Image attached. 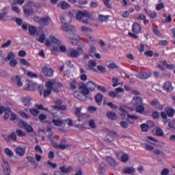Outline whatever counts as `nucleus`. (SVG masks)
Returning <instances> with one entry per match:
<instances>
[{
  "instance_id": "1",
  "label": "nucleus",
  "mask_w": 175,
  "mask_h": 175,
  "mask_svg": "<svg viewBox=\"0 0 175 175\" xmlns=\"http://www.w3.org/2000/svg\"><path fill=\"white\" fill-rule=\"evenodd\" d=\"M76 18L83 24H88V19L83 18H92V14L87 11H79L76 14Z\"/></svg>"
},
{
  "instance_id": "2",
  "label": "nucleus",
  "mask_w": 175,
  "mask_h": 175,
  "mask_svg": "<svg viewBox=\"0 0 175 175\" xmlns=\"http://www.w3.org/2000/svg\"><path fill=\"white\" fill-rule=\"evenodd\" d=\"M54 85V81H49L46 82L45 86L46 90H44V98H47V96H50L51 95L52 91H55V89L53 87Z\"/></svg>"
},
{
  "instance_id": "3",
  "label": "nucleus",
  "mask_w": 175,
  "mask_h": 175,
  "mask_svg": "<svg viewBox=\"0 0 175 175\" xmlns=\"http://www.w3.org/2000/svg\"><path fill=\"white\" fill-rule=\"evenodd\" d=\"M83 53V49L78 48L77 50H75L73 49H69L67 51V55L70 58H77L80 56V54Z\"/></svg>"
},
{
  "instance_id": "4",
  "label": "nucleus",
  "mask_w": 175,
  "mask_h": 175,
  "mask_svg": "<svg viewBox=\"0 0 175 175\" xmlns=\"http://www.w3.org/2000/svg\"><path fill=\"white\" fill-rule=\"evenodd\" d=\"M78 90L79 92H81L83 95H85L86 96L90 94V90L84 82H79L78 83Z\"/></svg>"
},
{
  "instance_id": "5",
  "label": "nucleus",
  "mask_w": 175,
  "mask_h": 175,
  "mask_svg": "<svg viewBox=\"0 0 175 175\" xmlns=\"http://www.w3.org/2000/svg\"><path fill=\"white\" fill-rule=\"evenodd\" d=\"M42 72L44 76H46V77H51V76L54 75V70L49 67L42 68Z\"/></svg>"
},
{
  "instance_id": "6",
  "label": "nucleus",
  "mask_w": 175,
  "mask_h": 175,
  "mask_svg": "<svg viewBox=\"0 0 175 175\" xmlns=\"http://www.w3.org/2000/svg\"><path fill=\"white\" fill-rule=\"evenodd\" d=\"M163 90H165V91H166L167 92H172V91L174 90V88L173 87V85L170 81L165 82L163 84Z\"/></svg>"
},
{
  "instance_id": "7",
  "label": "nucleus",
  "mask_w": 175,
  "mask_h": 175,
  "mask_svg": "<svg viewBox=\"0 0 175 175\" xmlns=\"http://www.w3.org/2000/svg\"><path fill=\"white\" fill-rule=\"evenodd\" d=\"M73 95H74L75 98H76L77 99H79V100H87V96L83 94V93H81V92H80V91L75 92L73 93Z\"/></svg>"
},
{
  "instance_id": "8",
  "label": "nucleus",
  "mask_w": 175,
  "mask_h": 175,
  "mask_svg": "<svg viewBox=\"0 0 175 175\" xmlns=\"http://www.w3.org/2000/svg\"><path fill=\"white\" fill-rule=\"evenodd\" d=\"M133 106H139L143 105V98L140 96L134 97L132 100Z\"/></svg>"
},
{
  "instance_id": "9",
  "label": "nucleus",
  "mask_w": 175,
  "mask_h": 175,
  "mask_svg": "<svg viewBox=\"0 0 175 175\" xmlns=\"http://www.w3.org/2000/svg\"><path fill=\"white\" fill-rule=\"evenodd\" d=\"M50 23H51V18L49 16H44L41 18L40 25L47 26L50 25Z\"/></svg>"
},
{
  "instance_id": "10",
  "label": "nucleus",
  "mask_w": 175,
  "mask_h": 175,
  "mask_svg": "<svg viewBox=\"0 0 175 175\" xmlns=\"http://www.w3.org/2000/svg\"><path fill=\"white\" fill-rule=\"evenodd\" d=\"M115 135H117V133L111 131L109 134H107L105 137V140L107 142V143H111V142H113L114 140V136Z\"/></svg>"
},
{
  "instance_id": "11",
  "label": "nucleus",
  "mask_w": 175,
  "mask_h": 175,
  "mask_svg": "<svg viewBox=\"0 0 175 175\" xmlns=\"http://www.w3.org/2000/svg\"><path fill=\"white\" fill-rule=\"evenodd\" d=\"M132 31L134 33H140L142 32V26L137 23L133 25Z\"/></svg>"
},
{
  "instance_id": "12",
  "label": "nucleus",
  "mask_w": 175,
  "mask_h": 175,
  "mask_svg": "<svg viewBox=\"0 0 175 175\" xmlns=\"http://www.w3.org/2000/svg\"><path fill=\"white\" fill-rule=\"evenodd\" d=\"M96 67V62L90 59L88 61V64L86 65V68L88 69V70H94L95 68Z\"/></svg>"
},
{
  "instance_id": "13",
  "label": "nucleus",
  "mask_w": 175,
  "mask_h": 175,
  "mask_svg": "<svg viewBox=\"0 0 175 175\" xmlns=\"http://www.w3.org/2000/svg\"><path fill=\"white\" fill-rule=\"evenodd\" d=\"M136 76L138 79H141V80H146V79L151 77V72H141Z\"/></svg>"
},
{
  "instance_id": "14",
  "label": "nucleus",
  "mask_w": 175,
  "mask_h": 175,
  "mask_svg": "<svg viewBox=\"0 0 175 175\" xmlns=\"http://www.w3.org/2000/svg\"><path fill=\"white\" fill-rule=\"evenodd\" d=\"M86 85L88 87V89L89 91H95V89L96 88L97 85L94 83L92 81H88L86 83Z\"/></svg>"
},
{
  "instance_id": "15",
  "label": "nucleus",
  "mask_w": 175,
  "mask_h": 175,
  "mask_svg": "<svg viewBox=\"0 0 175 175\" xmlns=\"http://www.w3.org/2000/svg\"><path fill=\"white\" fill-rule=\"evenodd\" d=\"M12 81L15 83L18 87H23V82L21 81V78H20V76L16 75L15 77L12 78Z\"/></svg>"
},
{
  "instance_id": "16",
  "label": "nucleus",
  "mask_w": 175,
  "mask_h": 175,
  "mask_svg": "<svg viewBox=\"0 0 175 175\" xmlns=\"http://www.w3.org/2000/svg\"><path fill=\"white\" fill-rule=\"evenodd\" d=\"M107 117L109 118V120H111L112 121H116V120H118V116H117V113L113 111H109L107 113Z\"/></svg>"
},
{
  "instance_id": "17",
  "label": "nucleus",
  "mask_w": 175,
  "mask_h": 175,
  "mask_svg": "<svg viewBox=\"0 0 175 175\" xmlns=\"http://www.w3.org/2000/svg\"><path fill=\"white\" fill-rule=\"evenodd\" d=\"M106 161L107 163H109V165L112 167H116V166H117V161H116V160H114V159L111 158V157H107Z\"/></svg>"
},
{
  "instance_id": "18",
  "label": "nucleus",
  "mask_w": 175,
  "mask_h": 175,
  "mask_svg": "<svg viewBox=\"0 0 175 175\" xmlns=\"http://www.w3.org/2000/svg\"><path fill=\"white\" fill-rule=\"evenodd\" d=\"M72 37H69L70 39H71V43L72 44H73L74 46H77V44H79V36H77V34H73L72 33Z\"/></svg>"
},
{
  "instance_id": "19",
  "label": "nucleus",
  "mask_w": 175,
  "mask_h": 175,
  "mask_svg": "<svg viewBox=\"0 0 175 175\" xmlns=\"http://www.w3.org/2000/svg\"><path fill=\"white\" fill-rule=\"evenodd\" d=\"M36 31H38L36 27L31 25L29 26V35H30V36H35Z\"/></svg>"
},
{
  "instance_id": "20",
  "label": "nucleus",
  "mask_w": 175,
  "mask_h": 175,
  "mask_svg": "<svg viewBox=\"0 0 175 175\" xmlns=\"http://www.w3.org/2000/svg\"><path fill=\"white\" fill-rule=\"evenodd\" d=\"M2 10V12L0 13V21H8L6 18H5V16L8 14L6 12V7H5Z\"/></svg>"
},
{
  "instance_id": "21",
  "label": "nucleus",
  "mask_w": 175,
  "mask_h": 175,
  "mask_svg": "<svg viewBox=\"0 0 175 175\" xmlns=\"http://www.w3.org/2000/svg\"><path fill=\"white\" fill-rule=\"evenodd\" d=\"M95 100L98 106H100V105H102V100H103V95H102L101 94H98L95 96Z\"/></svg>"
},
{
  "instance_id": "22",
  "label": "nucleus",
  "mask_w": 175,
  "mask_h": 175,
  "mask_svg": "<svg viewBox=\"0 0 175 175\" xmlns=\"http://www.w3.org/2000/svg\"><path fill=\"white\" fill-rule=\"evenodd\" d=\"M23 12L25 14V16H32V14H34L35 12L31 8H23Z\"/></svg>"
},
{
  "instance_id": "23",
  "label": "nucleus",
  "mask_w": 175,
  "mask_h": 175,
  "mask_svg": "<svg viewBox=\"0 0 175 175\" xmlns=\"http://www.w3.org/2000/svg\"><path fill=\"white\" fill-rule=\"evenodd\" d=\"M7 142H16L17 140V135H16V133H12L11 135H8L7 138Z\"/></svg>"
},
{
  "instance_id": "24",
  "label": "nucleus",
  "mask_w": 175,
  "mask_h": 175,
  "mask_svg": "<svg viewBox=\"0 0 175 175\" xmlns=\"http://www.w3.org/2000/svg\"><path fill=\"white\" fill-rule=\"evenodd\" d=\"M31 97L27 96L23 98L22 100L24 106H30L31 105Z\"/></svg>"
},
{
  "instance_id": "25",
  "label": "nucleus",
  "mask_w": 175,
  "mask_h": 175,
  "mask_svg": "<svg viewBox=\"0 0 175 175\" xmlns=\"http://www.w3.org/2000/svg\"><path fill=\"white\" fill-rule=\"evenodd\" d=\"M49 39H51V40H52V43L56 44V46H61V41L55 38L53 36H51Z\"/></svg>"
},
{
  "instance_id": "26",
  "label": "nucleus",
  "mask_w": 175,
  "mask_h": 175,
  "mask_svg": "<svg viewBox=\"0 0 175 175\" xmlns=\"http://www.w3.org/2000/svg\"><path fill=\"white\" fill-rule=\"evenodd\" d=\"M135 172V168L133 167H127L124 170H123V173L126 174H131V173H133Z\"/></svg>"
},
{
  "instance_id": "27",
  "label": "nucleus",
  "mask_w": 175,
  "mask_h": 175,
  "mask_svg": "<svg viewBox=\"0 0 175 175\" xmlns=\"http://www.w3.org/2000/svg\"><path fill=\"white\" fill-rule=\"evenodd\" d=\"M85 38L90 44H92V43H95V42H96V38L94 36L87 35Z\"/></svg>"
},
{
  "instance_id": "28",
  "label": "nucleus",
  "mask_w": 175,
  "mask_h": 175,
  "mask_svg": "<svg viewBox=\"0 0 175 175\" xmlns=\"http://www.w3.org/2000/svg\"><path fill=\"white\" fill-rule=\"evenodd\" d=\"M25 154V150L23 148H16V154L19 157H23Z\"/></svg>"
},
{
  "instance_id": "29",
  "label": "nucleus",
  "mask_w": 175,
  "mask_h": 175,
  "mask_svg": "<svg viewBox=\"0 0 175 175\" xmlns=\"http://www.w3.org/2000/svg\"><path fill=\"white\" fill-rule=\"evenodd\" d=\"M23 129H25L27 133H33V128H32L31 125L28 124V123L26 124V126H25Z\"/></svg>"
},
{
  "instance_id": "30",
  "label": "nucleus",
  "mask_w": 175,
  "mask_h": 175,
  "mask_svg": "<svg viewBox=\"0 0 175 175\" xmlns=\"http://www.w3.org/2000/svg\"><path fill=\"white\" fill-rule=\"evenodd\" d=\"M3 168L5 175H10V167L8 164L3 165Z\"/></svg>"
},
{
  "instance_id": "31",
  "label": "nucleus",
  "mask_w": 175,
  "mask_h": 175,
  "mask_svg": "<svg viewBox=\"0 0 175 175\" xmlns=\"http://www.w3.org/2000/svg\"><path fill=\"white\" fill-rule=\"evenodd\" d=\"M24 90L26 91H35L36 90V85L35 84H29Z\"/></svg>"
},
{
  "instance_id": "32",
  "label": "nucleus",
  "mask_w": 175,
  "mask_h": 175,
  "mask_svg": "<svg viewBox=\"0 0 175 175\" xmlns=\"http://www.w3.org/2000/svg\"><path fill=\"white\" fill-rule=\"evenodd\" d=\"M162 9H165V4L163 3H159L155 6V10L157 12H159V10H162Z\"/></svg>"
},
{
  "instance_id": "33",
  "label": "nucleus",
  "mask_w": 175,
  "mask_h": 175,
  "mask_svg": "<svg viewBox=\"0 0 175 175\" xmlns=\"http://www.w3.org/2000/svg\"><path fill=\"white\" fill-rule=\"evenodd\" d=\"M109 20L108 16H103L102 14L98 15V21H100L101 23H105Z\"/></svg>"
},
{
  "instance_id": "34",
  "label": "nucleus",
  "mask_w": 175,
  "mask_h": 175,
  "mask_svg": "<svg viewBox=\"0 0 175 175\" xmlns=\"http://www.w3.org/2000/svg\"><path fill=\"white\" fill-rule=\"evenodd\" d=\"M12 109L9 107L7 108V111H5V114L3 116L4 120H8L9 117H10V113L12 112Z\"/></svg>"
},
{
  "instance_id": "35",
  "label": "nucleus",
  "mask_w": 175,
  "mask_h": 175,
  "mask_svg": "<svg viewBox=\"0 0 175 175\" xmlns=\"http://www.w3.org/2000/svg\"><path fill=\"white\" fill-rule=\"evenodd\" d=\"M52 107L55 110H66V106L65 105H53Z\"/></svg>"
},
{
  "instance_id": "36",
  "label": "nucleus",
  "mask_w": 175,
  "mask_h": 175,
  "mask_svg": "<svg viewBox=\"0 0 175 175\" xmlns=\"http://www.w3.org/2000/svg\"><path fill=\"white\" fill-rule=\"evenodd\" d=\"M30 113L34 117H38V116L40 113V111L36 109H30Z\"/></svg>"
},
{
  "instance_id": "37",
  "label": "nucleus",
  "mask_w": 175,
  "mask_h": 175,
  "mask_svg": "<svg viewBox=\"0 0 175 175\" xmlns=\"http://www.w3.org/2000/svg\"><path fill=\"white\" fill-rule=\"evenodd\" d=\"M16 133L17 136H19V137H24V136H27V133L20 129H16Z\"/></svg>"
},
{
  "instance_id": "38",
  "label": "nucleus",
  "mask_w": 175,
  "mask_h": 175,
  "mask_svg": "<svg viewBox=\"0 0 175 175\" xmlns=\"http://www.w3.org/2000/svg\"><path fill=\"white\" fill-rule=\"evenodd\" d=\"M166 113H167V116L168 117L172 118V117H173V116H174L175 111H174V109L170 108V109H167Z\"/></svg>"
},
{
  "instance_id": "39",
  "label": "nucleus",
  "mask_w": 175,
  "mask_h": 175,
  "mask_svg": "<svg viewBox=\"0 0 175 175\" xmlns=\"http://www.w3.org/2000/svg\"><path fill=\"white\" fill-rule=\"evenodd\" d=\"M28 123L23 120H18L17 124L20 126V128H23L24 129V128H25L26 125Z\"/></svg>"
},
{
  "instance_id": "40",
  "label": "nucleus",
  "mask_w": 175,
  "mask_h": 175,
  "mask_svg": "<svg viewBox=\"0 0 175 175\" xmlns=\"http://www.w3.org/2000/svg\"><path fill=\"white\" fill-rule=\"evenodd\" d=\"M75 16V10H70L68 14V23H72V18Z\"/></svg>"
},
{
  "instance_id": "41",
  "label": "nucleus",
  "mask_w": 175,
  "mask_h": 175,
  "mask_svg": "<svg viewBox=\"0 0 175 175\" xmlns=\"http://www.w3.org/2000/svg\"><path fill=\"white\" fill-rule=\"evenodd\" d=\"M14 57H16V55H14V53H13L12 51H10L7 57H5V61H10V59H13V58H14Z\"/></svg>"
},
{
  "instance_id": "42",
  "label": "nucleus",
  "mask_w": 175,
  "mask_h": 175,
  "mask_svg": "<svg viewBox=\"0 0 175 175\" xmlns=\"http://www.w3.org/2000/svg\"><path fill=\"white\" fill-rule=\"evenodd\" d=\"M150 105L152 106H154V107H157L158 109H159V106H161V104H159V102L158 101V100H152L150 101Z\"/></svg>"
},
{
  "instance_id": "43",
  "label": "nucleus",
  "mask_w": 175,
  "mask_h": 175,
  "mask_svg": "<svg viewBox=\"0 0 175 175\" xmlns=\"http://www.w3.org/2000/svg\"><path fill=\"white\" fill-rule=\"evenodd\" d=\"M142 147H144V148H146V150H147L148 151H152V150H154V147L151 145H149L148 144H143Z\"/></svg>"
},
{
  "instance_id": "44",
  "label": "nucleus",
  "mask_w": 175,
  "mask_h": 175,
  "mask_svg": "<svg viewBox=\"0 0 175 175\" xmlns=\"http://www.w3.org/2000/svg\"><path fill=\"white\" fill-rule=\"evenodd\" d=\"M120 126H122V128L126 129V128L129 126V122H128V120H123L120 122Z\"/></svg>"
},
{
  "instance_id": "45",
  "label": "nucleus",
  "mask_w": 175,
  "mask_h": 175,
  "mask_svg": "<svg viewBox=\"0 0 175 175\" xmlns=\"http://www.w3.org/2000/svg\"><path fill=\"white\" fill-rule=\"evenodd\" d=\"M60 150H65L66 148V140L63 139L59 144Z\"/></svg>"
},
{
  "instance_id": "46",
  "label": "nucleus",
  "mask_w": 175,
  "mask_h": 175,
  "mask_svg": "<svg viewBox=\"0 0 175 175\" xmlns=\"http://www.w3.org/2000/svg\"><path fill=\"white\" fill-rule=\"evenodd\" d=\"M121 161L126 163L128 162V159H129V156L126 153H124L122 156H121Z\"/></svg>"
},
{
  "instance_id": "47",
  "label": "nucleus",
  "mask_w": 175,
  "mask_h": 175,
  "mask_svg": "<svg viewBox=\"0 0 175 175\" xmlns=\"http://www.w3.org/2000/svg\"><path fill=\"white\" fill-rule=\"evenodd\" d=\"M36 40H38V42H40V43H44L45 40H46V35L44 34H41L38 39H36Z\"/></svg>"
},
{
  "instance_id": "48",
  "label": "nucleus",
  "mask_w": 175,
  "mask_h": 175,
  "mask_svg": "<svg viewBox=\"0 0 175 175\" xmlns=\"http://www.w3.org/2000/svg\"><path fill=\"white\" fill-rule=\"evenodd\" d=\"M88 125L92 128V129L96 128V124H95V120L93 119H90L88 122Z\"/></svg>"
},
{
  "instance_id": "49",
  "label": "nucleus",
  "mask_w": 175,
  "mask_h": 175,
  "mask_svg": "<svg viewBox=\"0 0 175 175\" xmlns=\"http://www.w3.org/2000/svg\"><path fill=\"white\" fill-rule=\"evenodd\" d=\"M141 129L142 132H147L150 129V126L147 124H141Z\"/></svg>"
},
{
  "instance_id": "50",
  "label": "nucleus",
  "mask_w": 175,
  "mask_h": 175,
  "mask_svg": "<svg viewBox=\"0 0 175 175\" xmlns=\"http://www.w3.org/2000/svg\"><path fill=\"white\" fill-rule=\"evenodd\" d=\"M147 139L148 143H150V144H154V142L157 143L158 142L157 139H155V138H154V137L148 136Z\"/></svg>"
},
{
  "instance_id": "51",
  "label": "nucleus",
  "mask_w": 175,
  "mask_h": 175,
  "mask_svg": "<svg viewBox=\"0 0 175 175\" xmlns=\"http://www.w3.org/2000/svg\"><path fill=\"white\" fill-rule=\"evenodd\" d=\"M136 111L137 113H144V107L143 105H137Z\"/></svg>"
},
{
  "instance_id": "52",
  "label": "nucleus",
  "mask_w": 175,
  "mask_h": 175,
  "mask_svg": "<svg viewBox=\"0 0 175 175\" xmlns=\"http://www.w3.org/2000/svg\"><path fill=\"white\" fill-rule=\"evenodd\" d=\"M30 25L25 22H23V24L21 25V28L23 29V31H28Z\"/></svg>"
},
{
  "instance_id": "53",
  "label": "nucleus",
  "mask_w": 175,
  "mask_h": 175,
  "mask_svg": "<svg viewBox=\"0 0 175 175\" xmlns=\"http://www.w3.org/2000/svg\"><path fill=\"white\" fill-rule=\"evenodd\" d=\"M20 64H22V65H25V66H31V64H29L25 59H20Z\"/></svg>"
},
{
  "instance_id": "54",
  "label": "nucleus",
  "mask_w": 175,
  "mask_h": 175,
  "mask_svg": "<svg viewBox=\"0 0 175 175\" xmlns=\"http://www.w3.org/2000/svg\"><path fill=\"white\" fill-rule=\"evenodd\" d=\"M70 86L71 88V90H76V88H77V81H72L70 83Z\"/></svg>"
},
{
  "instance_id": "55",
  "label": "nucleus",
  "mask_w": 175,
  "mask_h": 175,
  "mask_svg": "<svg viewBox=\"0 0 175 175\" xmlns=\"http://www.w3.org/2000/svg\"><path fill=\"white\" fill-rule=\"evenodd\" d=\"M17 64H18V62H17V59H12L10 61V66H12V68H16V65H17Z\"/></svg>"
},
{
  "instance_id": "56",
  "label": "nucleus",
  "mask_w": 175,
  "mask_h": 175,
  "mask_svg": "<svg viewBox=\"0 0 175 175\" xmlns=\"http://www.w3.org/2000/svg\"><path fill=\"white\" fill-rule=\"evenodd\" d=\"M25 2V0H14L12 3V5H20L21 6V5H23Z\"/></svg>"
},
{
  "instance_id": "57",
  "label": "nucleus",
  "mask_w": 175,
  "mask_h": 175,
  "mask_svg": "<svg viewBox=\"0 0 175 175\" xmlns=\"http://www.w3.org/2000/svg\"><path fill=\"white\" fill-rule=\"evenodd\" d=\"M47 132H49V135H48L49 140H50L51 142H53V132H51V129L50 128L47 129Z\"/></svg>"
},
{
  "instance_id": "58",
  "label": "nucleus",
  "mask_w": 175,
  "mask_h": 175,
  "mask_svg": "<svg viewBox=\"0 0 175 175\" xmlns=\"http://www.w3.org/2000/svg\"><path fill=\"white\" fill-rule=\"evenodd\" d=\"M156 135L157 136L162 137V136H163V135H165V133H163V129H157L156 130Z\"/></svg>"
},
{
  "instance_id": "59",
  "label": "nucleus",
  "mask_w": 175,
  "mask_h": 175,
  "mask_svg": "<svg viewBox=\"0 0 175 175\" xmlns=\"http://www.w3.org/2000/svg\"><path fill=\"white\" fill-rule=\"evenodd\" d=\"M120 111H121V113H122V114H126V113H128V108L125 106H121L119 108Z\"/></svg>"
},
{
  "instance_id": "60",
  "label": "nucleus",
  "mask_w": 175,
  "mask_h": 175,
  "mask_svg": "<svg viewBox=\"0 0 175 175\" xmlns=\"http://www.w3.org/2000/svg\"><path fill=\"white\" fill-rule=\"evenodd\" d=\"M66 28H67L66 29L67 32H76V28H75L72 25H68L66 27Z\"/></svg>"
},
{
  "instance_id": "61",
  "label": "nucleus",
  "mask_w": 175,
  "mask_h": 175,
  "mask_svg": "<svg viewBox=\"0 0 175 175\" xmlns=\"http://www.w3.org/2000/svg\"><path fill=\"white\" fill-rule=\"evenodd\" d=\"M33 21H35V23H38L40 25L42 23V17H40L38 16H35L33 17Z\"/></svg>"
},
{
  "instance_id": "62",
  "label": "nucleus",
  "mask_w": 175,
  "mask_h": 175,
  "mask_svg": "<svg viewBox=\"0 0 175 175\" xmlns=\"http://www.w3.org/2000/svg\"><path fill=\"white\" fill-rule=\"evenodd\" d=\"M5 153L8 157H13V152L10 149H9L8 148L5 149Z\"/></svg>"
},
{
  "instance_id": "63",
  "label": "nucleus",
  "mask_w": 175,
  "mask_h": 175,
  "mask_svg": "<svg viewBox=\"0 0 175 175\" xmlns=\"http://www.w3.org/2000/svg\"><path fill=\"white\" fill-rule=\"evenodd\" d=\"M15 22L19 27H21V25H23V19L21 18H15Z\"/></svg>"
},
{
  "instance_id": "64",
  "label": "nucleus",
  "mask_w": 175,
  "mask_h": 175,
  "mask_svg": "<svg viewBox=\"0 0 175 175\" xmlns=\"http://www.w3.org/2000/svg\"><path fill=\"white\" fill-rule=\"evenodd\" d=\"M169 173H170V171L169 170V169L167 168H164L162 171L161 174V175H167L169 174Z\"/></svg>"
}]
</instances>
